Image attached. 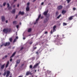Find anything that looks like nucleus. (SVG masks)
<instances>
[{
  "label": "nucleus",
  "instance_id": "obj_45",
  "mask_svg": "<svg viewBox=\"0 0 77 77\" xmlns=\"http://www.w3.org/2000/svg\"><path fill=\"white\" fill-rule=\"evenodd\" d=\"M15 5H14L13 6V8H15Z\"/></svg>",
  "mask_w": 77,
  "mask_h": 77
},
{
  "label": "nucleus",
  "instance_id": "obj_57",
  "mask_svg": "<svg viewBox=\"0 0 77 77\" xmlns=\"http://www.w3.org/2000/svg\"><path fill=\"white\" fill-rule=\"evenodd\" d=\"M36 47H35V48L34 49H36Z\"/></svg>",
  "mask_w": 77,
  "mask_h": 77
},
{
  "label": "nucleus",
  "instance_id": "obj_11",
  "mask_svg": "<svg viewBox=\"0 0 77 77\" xmlns=\"http://www.w3.org/2000/svg\"><path fill=\"white\" fill-rule=\"evenodd\" d=\"M40 63V62L39 61V63H37V64H36L33 67V68H36V66H38V65H39V64Z\"/></svg>",
  "mask_w": 77,
  "mask_h": 77
},
{
  "label": "nucleus",
  "instance_id": "obj_40",
  "mask_svg": "<svg viewBox=\"0 0 77 77\" xmlns=\"http://www.w3.org/2000/svg\"><path fill=\"white\" fill-rule=\"evenodd\" d=\"M23 47H22L21 49H20V50H23Z\"/></svg>",
  "mask_w": 77,
  "mask_h": 77
},
{
  "label": "nucleus",
  "instance_id": "obj_27",
  "mask_svg": "<svg viewBox=\"0 0 77 77\" xmlns=\"http://www.w3.org/2000/svg\"><path fill=\"white\" fill-rule=\"evenodd\" d=\"M67 24V23H63V26H66V25Z\"/></svg>",
  "mask_w": 77,
  "mask_h": 77
},
{
  "label": "nucleus",
  "instance_id": "obj_17",
  "mask_svg": "<svg viewBox=\"0 0 77 77\" xmlns=\"http://www.w3.org/2000/svg\"><path fill=\"white\" fill-rule=\"evenodd\" d=\"M13 23L14 24H17L18 23V22H17V21H15L13 22Z\"/></svg>",
  "mask_w": 77,
  "mask_h": 77
},
{
  "label": "nucleus",
  "instance_id": "obj_26",
  "mask_svg": "<svg viewBox=\"0 0 77 77\" xmlns=\"http://www.w3.org/2000/svg\"><path fill=\"white\" fill-rule=\"evenodd\" d=\"M7 8H9V7H10L9 6H10V5H9V3H8L7 4Z\"/></svg>",
  "mask_w": 77,
  "mask_h": 77
},
{
  "label": "nucleus",
  "instance_id": "obj_49",
  "mask_svg": "<svg viewBox=\"0 0 77 77\" xmlns=\"http://www.w3.org/2000/svg\"><path fill=\"white\" fill-rule=\"evenodd\" d=\"M0 7H1V8H2V7H3V5H1L0 6Z\"/></svg>",
  "mask_w": 77,
  "mask_h": 77
},
{
  "label": "nucleus",
  "instance_id": "obj_42",
  "mask_svg": "<svg viewBox=\"0 0 77 77\" xmlns=\"http://www.w3.org/2000/svg\"><path fill=\"white\" fill-rule=\"evenodd\" d=\"M47 33H48V32H47V31H46L45 32V34H47Z\"/></svg>",
  "mask_w": 77,
  "mask_h": 77
},
{
  "label": "nucleus",
  "instance_id": "obj_2",
  "mask_svg": "<svg viewBox=\"0 0 77 77\" xmlns=\"http://www.w3.org/2000/svg\"><path fill=\"white\" fill-rule=\"evenodd\" d=\"M10 45V42H7L6 43H4L2 44V45H1V47H3L4 45L5 46V47H6V46H7L8 45Z\"/></svg>",
  "mask_w": 77,
  "mask_h": 77
},
{
  "label": "nucleus",
  "instance_id": "obj_14",
  "mask_svg": "<svg viewBox=\"0 0 77 77\" xmlns=\"http://www.w3.org/2000/svg\"><path fill=\"white\" fill-rule=\"evenodd\" d=\"M15 53H16V52H14V53H13V54L12 55L11 57H11H14V56H15Z\"/></svg>",
  "mask_w": 77,
  "mask_h": 77
},
{
  "label": "nucleus",
  "instance_id": "obj_41",
  "mask_svg": "<svg viewBox=\"0 0 77 77\" xmlns=\"http://www.w3.org/2000/svg\"><path fill=\"white\" fill-rule=\"evenodd\" d=\"M16 39H18V36L16 37Z\"/></svg>",
  "mask_w": 77,
  "mask_h": 77
},
{
  "label": "nucleus",
  "instance_id": "obj_48",
  "mask_svg": "<svg viewBox=\"0 0 77 77\" xmlns=\"http://www.w3.org/2000/svg\"><path fill=\"white\" fill-rule=\"evenodd\" d=\"M6 23H8V20H6V21H5Z\"/></svg>",
  "mask_w": 77,
  "mask_h": 77
},
{
  "label": "nucleus",
  "instance_id": "obj_10",
  "mask_svg": "<svg viewBox=\"0 0 77 77\" xmlns=\"http://www.w3.org/2000/svg\"><path fill=\"white\" fill-rule=\"evenodd\" d=\"M48 12V10H47V11H45L44 13V15H45V16H47V13Z\"/></svg>",
  "mask_w": 77,
  "mask_h": 77
},
{
  "label": "nucleus",
  "instance_id": "obj_19",
  "mask_svg": "<svg viewBox=\"0 0 77 77\" xmlns=\"http://www.w3.org/2000/svg\"><path fill=\"white\" fill-rule=\"evenodd\" d=\"M12 13L13 14H15V9H14L13 10Z\"/></svg>",
  "mask_w": 77,
  "mask_h": 77
},
{
  "label": "nucleus",
  "instance_id": "obj_15",
  "mask_svg": "<svg viewBox=\"0 0 77 77\" xmlns=\"http://www.w3.org/2000/svg\"><path fill=\"white\" fill-rule=\"evenodd\" d=\"M30 72H29V71L27 72L26 73V75H29L30 74Z\"/></svg>",
  "mask_w": 77,
  "mask_h": 77
},
{
  "label": "nucleus",
  "instance_id": "obj_12",
  "mask_svg": "<svg viewBox=\"0 0 77 77\" xmlns=\"http://www.w3.org/2000/svg\"><path fill=\"white\" fill-rule=\"evenodd\" d=\"M9 74H10V72L9 71H7L6 76L8 77L9 75Z\"/></svg>",
  "mask_w": 77,
  "mask_h": 77
},
{
  "label": "nucleus",
  "instance_id": "obj_37",
  "mask_svg": "<svg viewBox=\"0 0 77 77\" xmlns=\"http://www.w3.org/2000/svg\"><path fill=\"white\" fill-rule=\"evenodd\" d=\"M17 66H18V64H17V63H16V65L15 66V67H17Z\"/></svg>",
  "mask_w": 77,
  "mask_h": 77
},
{
  "label": "nucleus",
  "instance_id": "obj_1",
  "mask_svg": "<svg viewBox=\"0 0 77 77\" xmlns=\"http://www.w3.org/2000/svg\"><path fill=\"white\" fill-rule=\"evenodd\" d=\"M3 32L7 34L8 32H11V29L6 28L4 29L3 30Z\"/></svg>",
  "mask_w": 77,
  "mask_h": 77
},
{
  "label": "nucleus",
  "instance_id": "obj_13",
  "mask_svg": "<svg viewBox=\"0 0 77 77\" xmlns=\"http://www.w3.org/2000/svg\"><path fill=\"white\" fill-rule=\"evenodd\" d=\"M74 16H71V17H69V20H72V19H73V17H74Z\"/></svg>",
  "mask_w": 77,
  "mask_h": 77
},
{
  "label": "nucleus",
  "instance_id": "obj_60",
  "mask_svg": "<svg viewBox=\"0 0 77 77\" xmlns=\"http://www.w3.org/2000/svg\"><path fill=\"white\" fill-rule=\"evenodd\" d=\"M35 72H36V70H35Z\"/></svg>",
  "mask_w": 77,
  "mask_h": 77
},
{
  "label": "nucleus",
  "instance_id": "obj_23",
  "mask_svg": "<svg viewBox=\"0 0 77 77\" xmlns=\"http://www.w3.org/2000/svg\"><path fill=\"white\" fill-rule=\"evenodd\" d=\"M31 30H32V29L31 28L29 29L28 30V32H31Z\"/></svg>",
  "mask_w": 77,
  "mask_h": 77
},
{
  "label": "nucleus",
  "instance_id": "obj_61",
  "mask_svg": "<svg viewBox=\"0 0 77 77\" xmlns=\"http://www.w3.org/2000/svg\"><path fill=\"white\" fill-rule=\"evenodd\" d=\"M39 71V70L38 69V71Z\"/></svg>",
  "mask_w": 77,
  "mask_h": 77
},
{
  "label": "nucleus",
  "instance_id": "obj_38",
  "mask_svg": "<svg viewBox=\"0 0 77 77\" xmlns=\"http://www.w3.org/2000/svg\"><path fill=\"white\" fill-rule=\"evenodd\" d=\"M5 58H7V57H8V56L7 55H5Z\"/></svg>",
  "mask_w": 77,
  "mask_h": 77
},
{
  "label": "nucleus",
  "instance_id": "obj_24",
  "mask_svg": "<svg viewBox=\"0 0 77 77\" xmlns=\"http://www.w3.org/2000/svg\"><path fill=\"white\" fill-rule=\"evenodd\" d=\"M61 15H62L61 14H60L57 17V18L59 19V18H60V17H61Z\"/></svg>",
  "mask_w": 77,
  "mask_h": 77
},
{
  "label": "nucleus",
  "instance_id": "obj_52",
  "mask_svg": "<svg viewBox=\"0 0 77 77\" xmlns=\"http://www.w3.org/2000/svg\"><path fill=\"white\" fill-rule=\"evenodd\" d=\"M75 16H76V17H77V14H75Z\"/></svg>",
  "mask_w": 77,
  "mask_h": 77
},
{
  "label": "nucleus",
  "instance_id": "obj_22",
  "mask_svg": "<svg viewBox=\"0 0 77 77\" xmlns=\"http://www.w3.org/2000/svg\"><path fill=\"white\" fill-rule=\"evenodd\" d=\"M20 62V60H17V63H19Z\"/></svg>",
  "mask_w": 77,
  "mask_h": 77
},
{
  "label": "nucleus",
  "instance_id": "obj_55",
  "mask_svg": "<svg viewBox=\"0 0 77 77\" xmlns=\"http://www.w3.org/2000/svg\"><path fill=\"white\" fill-rule=\"evenodd\" d=\"M32 43H33L32 42H31V43H30V44H32Z\"/></svg>",
  "mask_w": 77,
  "mask_h": 77
},
{
  "label": "nucleus",
  "instance_id": "obj_44",
  "mask_svg": "<svg viewBox=\"0 0 77 77\" xmlns=\"http://www.w3.org/2000/svg\"><path fill=\"white\" fill-rule=\"evenodd\" d=\"M18 17V15H16V19H17V17Z\"/></svg>",
  "mask_w": 77,
  "mask_h": 77
},
{
  "label": "nucleus",
  "instance_id": "obj_43",
  "mask_svg": "<svg viewBox=\"0 0 77 77\" xmlns=\"http://www.w3.org/2000/svg\"><path fill=\"white\" fill-rule=\"evenodd\" d=\"M12 59H10V62H12Z\"/></svg>",
  "mask_w": 77,
  "mask_h": 77
},
{
  "label": "nucleus",
  "instance_id": "obj_25",
  "mask_svg": "<svg viewBox=\"0 0 77 77\" xmlns=\"http://www.w3.org/2000/svg\"><path fill=\"white\" fill-rule=\"evenodd\" d=\"M9 40L10 42H12V38H10L9 39Z\"/></svg>",
  "mask_w": 77,
  "mask_h": 77
},
{
  "label": "nucleus",
  "instance_id": "obj_18",
  "mask_svg": "<svg viewBox=\"0 0 77 77\" xmlns=\"http://www.w3.org/2000/svg\"><path fill=\"white\" fill-rule=\"evenodd\" d=\"M65 13H66V11H65V10H63L62 11V13L63 14H65Z\"/></svg>",
  "mask_w": 77,
  "mask_h": 77
},
{
  "label": "nucleus",
  "instance_id": "obj_46",
  "mask_svg": "<svg viewBox=\"0 0 77 77\" xmlns=\"http://www.w3.org/2000/svg\"><path fill=\"white\" fill-rule=\"evenodd\" d=\"M32 60H35V58L34 57L32 58Z\"/></svg>",
  "mask_w": 77,
  "mask_h": 77
},
{
  "label": "nucleus",
  "instance_id": "obj_31",
  "mask_svg": "<svg viewBox=\"0 0 77 77\" xmlns=\"http://www.w3.org/2000/svg\"><path fill=\"white\" fill-rule=\"evenodd\" d=\"M11 8H12V7H11V6L8 7V9L9 10L11 9Z\"/></svg>",
  "mask_w": 77,
  "mask_h": 77
},
{
  "label": "nucleus",
  "instance_id": "obj_53",
  "mask_svg": "<svg viewBox=\"0 0 77 77\" xmlns=\"http://www.w3.org/2000/svg\"><path fill=\"white\" fill-rule=\"evenodd\" d=\"M17 0H14V2H16Z\"/></svg>",
  "mask_w": 77,
  "mask_h": 77
},
{
  "label": "nucleus",
  "instance_id": "obj_21",
  "mask_svg": "<svg viewBox=\"0 0 77 77\" xmlns=\"http://www.w3.org/2000/svg\"><path fill=\"white\" fill-rule=\"evenodd\" d=\"M59 15V12L58 11H57L56 13V16H57Z\"/></svg>",
  "mask_w": 77,
  "mask_h": 77
},
{
  "label": "nucleus",
  "instance_id": "obj_62",
  "mask_svg": "<svg viewBox=\"0 0 77 77\" xmlns=\"http://www.w3.org/2000/svg\"><path fill=\"white\" fill-rule=\"evenodd\" d=\"M57 36L58 37L59 36V35H57Z\"/></svg>",
  "mask_w": 77,
  "mask_h": 77
},
{
  "label": "nucleus",
  "instance_id": "obj_6",
  "mask_svg": "<svg viewBox=\"0 0 77 77\" xmlns=\"http://www.w3.org/2000/svg\"><path fill=\"white\" fill-rule=\"evenodd\" d=\"M1 19L2 20V22H4L5 21V16H3L1 17Z\"/></svg>",
  "mask_w": 77,
  "mask_h": 77
},
{
  "label": "nucleus",
  "instance_id": "obj_3",
  "mask_svg": "<svg viewBox=\"0 0 77 77\" xmlns=\"http://www.w3.org/2000/svg\"><path fill=\"white\" fill-rule=\"evenodd\" d=\"M29 5H30V3L29 2H28L27 3V7L26 8V11H29Z\"/></svg>",
  "mask_w": 77,
  "mask_h": 77
},
{
  "label": "nucleus",
  "instance_id": "obj_5",
  "mask_svg": "<svg viewBox=\"0 0 77 77\" xmlns=\"http://www.w3.org/2000/svg\"><path fill=\"white\" fill-rule=\"evenodd\" d=\"M41 14H40L38 16V18L36 20V22L34 23V24H36L38 23V21L39 20V18L41 17Z\"/></svg>",
  "mask_w": 77,
  "mask_h": 77
},
{
  "label": "nucleus",
  "instance_id": "obj_30",
  "mask_svg": "<svg viewBox=\"0 0 77 77\" xmlns=\"http://www.w3.org/2000/svg\"><path fill=\"white\" fill-rule=\"evenodd\" d=\"M66 0L67 1L68 3H69L70 2V1H71L70 0Z\"/></svg>",
  "mask_w": 77,
  "mask_h": 77
},
{
  "label": "nucleus",
  "instance_id": "obj_20",
  "mask_svg": "<svg viewBox=\"0 0 77 77\" xmlns=\"http://www.w3.org/2000/svg\"><path fill=\"white\" fill-rule=\"evenodd\" d=\"M5 64H4L3 65L1 66V69H3V68H4L5 67Z\"/></svg>",
  "mask_w": 77,
  "mask_h": 77
},
{
  "label": "nucleus",
  "instance_id": "obj_9",
  "mask_svg": "<svg viewBox=\"0 0 77 77\" xmlns=\"http://www.w3.org/2000/svg\"><path fill=\"white\" fill-rule=\"evenodd\" d=\"M19 14H21L22 15H23L24 14V12L23 11L21 12L20 11L19 13Z\"/></svg>",
  "mask_w": 77,
  "mask_h": 77
},
{
  "label": "nucleus",
  "instance_id": "obj_29",
  "mask_svg": "<svg viewBox=\"0 0 77 77\" xmlns=\"http://www.w3.org/2000/svg\"><path fill=\"white\" fill-rule=\"evenodd\" d=\"M17 41V39L16 38H15L13 41V42H16Z\"/></svg>",
  "mask_w": 77,
  "mask_h": 77
},
{
  "label": "nucleus",
  "instance_id": "obj_36",
  "mask_svg": "<svg viewBox=\"0 0 77 77\" xmlns=\"http://www.w3.org/2000/svg\"><path fill=\"white\" fill-rule=\"evenodd\" d=\"M29 67L30 68H32V65H30Z\"/></svg>",
  "mask_w": 77,
  "mask_h": 77
},
{
  "label": "nucleus",
  "instance_id": "obj_8",
  "mask_svg": "<svg viewBox=\"0 0 77 77\" xmlns=\"http://www.w3.org/2000/svg\"><path fill=\"white\" fill-rule=\"evenodd\" d=\"M48 18L47 17L46 19H45L44 20V23H45L46 22L48 21Z\"/></svg>",
  "mask_w": 77,
  "mask_h": 77
},
{
  "label": "nucleus",
  "instance_id": "obj_47",
  "mask_svg": "<svg viewBox=\"0 0 77 77\" xmlns=\"http://www.w3.org/2000/svg\"><path fill=\"white\" fill-rule=\"evenodd\" d=\"M5 57H4L3 58H2V59H5Z\"/></svg>",
  "mask_w": 77,
  "mask_h": 77
},
{
  "label": "nucleus",
  "instance_id": "obj_58",
  "mask_svg": "<svg viewBox=\"0 0 77 77\" xmlns=\"http://www.w3.org/2000/svg\"><path fill=\"white\" fill-rule=\"evenodd\" d=\"M21 23H20V25H21Z\"/></svg>",
  "mask_w": 77,
  "mask_h": 77
},
{
  "label": "nucleus",
  "instance_id": "obj_54",
  "mask_svg": "<svg viewBox=\"0 0 77 77\" xmlns=\"http://www.w3.org/2000/svg\"><path fill=\"white\" fill-rule=\"evenodd\" d=\"M36 54H38V52H36Z\"/></svg>",
  "mask_w": 77,
  "mask_h": 77
},
{
  "label": "nucleus",
  "instance_id": "obj_16",
  "mask_svg": "<svg viewBox=\"0 0 77 77\" xmlns=\"http://www.w3.org/2000/svg\"><path fill=\"white\" fill-rule=\"evenodd\" d=\"M9 61H8L7 62V63L6 65V67L7 68V67H8V65H9Z\"/></svg>",
  "mask_w": 77,
  "mask_h": 77
},
{
  "label": "nucleus",
  "instance_id": "obj_51",
  "mask_svg": "<svg viewBox=\"0 0 77 77\" xmlns=\"http://www.w3.org/2000/svg\"><path fill=\"white\" fill-rule=\"evenodd\" d=\"M19 5H19V4H17V6L18 7H19Z\"/></svg>",
  "mask_w": 77,
  "mask_h": 77
},
{
  "label": "nucleus",
  "instance_id": "obj_39",
  "mask_svg": "<svg viewBox=\"0 0 77 77\" xmlns=\"http://www.w3.org/2000/svg\"><path fill=\"white\" fill-rule=\"evenodd\" d=\"M44 5V2H42L41 3V5Z\"/></svg>",
  "mask_w": 77,
  "mask_h": 77
},
{
  "label": "nucleus",
  "instance_id": "obj_64",
  "mask_svg": "<svg viewBox=\"0 0 77 77\" xmlns=\"http://www.w3.org/2000/svg\"><path fill=\"white\" fill-rule=\"evenodd\" d=\"M59 42H58V44H59Z\"/></svg>",
  "mask_w": 77,
  "mask_h": 77
},
{
  "label": "nucleus",
  "instance_id": "obj_63",
  "mask_svg": "<svg viewBox=\"0 0 77 77\" xmlns=\"http://www.w3.org/2000/svg\"><path fill=\"white\" fill-rule=\"evenodd\" d=\"M35 77H37V76H35Z\"/></svg>",
  "mask_w": 77,
  "mask_h": 77
},
{
  "label": "nucleus",
  "instance_id": "obj_32",
  "mask_svg": "<svg viewBox=\"0 0 77 77\" xmlns=\"http://www.w3.org/2000/svg\"><path fill=\"white\" fill-rule=\"evenodd\" d=\"M6 72H4V73L3 74V75H4V76L6 75Z\"/></svg>",
  "mask_w": 77,
  "mask_h": 77
},
{
  "label": "nucleus",
  "instance_id": "obj_33",
  "mask_svg": "<svg viewBox=\"0 0 77 77\" xmlns=\"http://www.w3.org/2000/svg\"><path fill=\"white\" fill-rule=\"evenodd\" d=\"M73 11H75V10H76V8H73Z\"/></svg>",
  "mask_w": 77,
  "mask_h": 77
},
{
  "label": "nucleus",
  "instance_id": "obj_35",
  "mask_svg": "<svg viewBox=\"0 0 77 77\" xmlns=\"http://www.w3.org/2000/svg\"><path fill=\"white\" fill-rule=\"evenodd\" d=\"M47 72H48V73H50V72H51V71H49L48 70H47Z\"/></svg>",
  "mask_w": 77,
  "mask_h": 77
},
{
  "label": "nucleus",
  "instance_id": "obj_28",
  "mask_svg": "<svg viewBox=\"0 0 77 77\" xmlns=\"http://www.w3.org/2000/svg\"><path fill=\"white\" fill-rule=\"evenodd\" d=\"M6 2H5L3 4V6H5V5H6Z\"/></svg>",
  "mask_w": 77,
  "mask_h": 77
},
{
  "label": "nucleus",
  "instance_id": "obj_50",
  "mask_svg": "<svg viewBox=\"0 0 77 77\" xmlns=\"http://www.w3.org/2000/svg\"><path fill=\"white\" fill-rule=\"evenodd\" d=\"M25 39H26V38H25V37H23V39L24 40Z\"/></svg>",
  "mask_w": 77,
  "mask_h": 77
},
{
  "label": "nucleus",
  "instance_id": "obj_34",
  "mask_svg": "<svg viewBox=\"0 0 77 77\" xmlns=\"http://www.w3.org/2000/svg\"><path fill=\"white\" fill-rule=\"evenodd\" d=\"M16 27H17V29H18V28L19 27V25H17L16 26Z\"/></svg>",
  "mask_w": 77,
  "mask_h": 77
},
{
  "label": "nucleus",
  "instance_id": "obj_59",
  "mask_svg": "<svg viewBox=\"0 0 77 77\" xmlns=\"http://www.w3.org/2000/svg\"><path fill=\"white\" fill-rule=\"evenodd\" d=\"M15 48V47H13V48L14 49V48Z\"/></svg>",
  "mask_w": 77,
  "mask_h": 77
},
{
  "label": "nucleus",
  "instance_id": "obj_7",
  "mask_svg": "<svg viewBox=\"0 0 77 77\" xmlns=\"http://www.w3.org/2000/svg\"><path fill=\"white\" fill-rule=\"evenodd\" d=\"M63 8V6H62L60 5L57 7V8L58 10H60V9H62Z\"/></svg>",
  "mask_w": 77,
  "mask_h": 77
},
{
  "label": "nucleus",
  "instance_id": "obj_4",
  "mask_svg": "<svg viewBox=\"0 0 77 77\" xmlns=\"http://www.w3.org/2000/svg\"><path fill=\"white\" fill-rule=\"evenodd\" d=\"M56 26H54L53 27V31L52 30H51V34H52L53 33V32H55V31H56Z\"/></svg>",
  "mask_w": 77,
  "mask_h": 77
},
{
  "label": "nucleus",
  "instance_id": "obj_56",
  "mask_svg": "<svg viewBox=\"0 0 77 77\" xmlns=\"http://www.w3.org/2000/svg\"><path fill=\"white\" fill-rule=\"evenodd\" d=\"M36 0H33V2H35Z\"/></svg>",
  "mask_w": 77,
  "mask_h": 77
}]
</instances>
